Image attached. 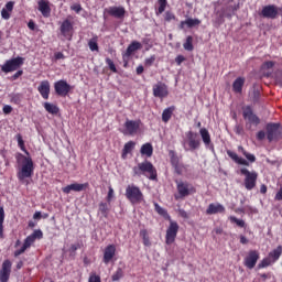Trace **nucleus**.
Masks as SVG:
<instances>
[{"label":"nucleus","mask_w":282,"mask_h":282,"mask_svg":"<svg viewBox=\"0 0 282 282\" xmlns=\"http://www.w3.org/2000/svg\"><path fill=\"white\" fill-rule=\"evenodd\" d=\"M15 160L18 164H22L20 171L21 177H32V173H34V162L21 153L15 154Z\"/></svg>","instance_id":"obj_1"},{"label":"nucleus","mask_w":282,"mask_h":282,"mask_svg":"<svg viewBox=\"0 0 282 282\" xmlns=\"http://www.w3.org/2000/svg\"><path fill=\"white\" fill-rule=\"evenodd\" d=\"M242 118L246 120L247 131H252V124L253 127H259V124H261V119L254 113L250 106L242 108Z\"/></svg>","instance_id":"obj_2"},{"label":"nucleus","mask_w":282,"mask_h":282,"mask_svg":"<svg viewBox=\"0 0 282 282\" xmlns=\"http://www.w3.org/2000/svg\"><path fill=\"white\" fill-rule=\"evenodd\" d=\"M126 197L131 202V204H141V202H144L142 191L134 185H128L126 188Z\"/></svg>","instance_id":"obj_3"},{"label":"nucleus","mask_w":282,"mask_h":282,"mask_svg":"<svg viewBox=\"0 0 282 282\" xmlns=\"http://www.w3.org/2000/svg\"><path fill=\"white\" fill-rule=\"evenodd\" d=\"M265 129H267V140H269V142H272L274 140H279V138H282L281 123H274V122L267 123Z\"/></svg>","instance_id":"obj_4"},{"label":"nucleus","mask_w":282,"mask_h":282,"mask_svg":"<svg viewBox=\"0 0 282 282\" xmlns=\"http://www.w3.org/2000/svg\"><path fill=\"white\" fill-rule=\"evenodd\" d=\"M23 65V57H14L11 59H8L2 66H1V72L4 74H10L11 72H17L19 67Z\"/></svg>","instance_id":"obj_5"},{"label":"nucleus","mask_w":282,"mask_h":282,"mask_svg":"<svg viewBox=\"0 0 282 282\" xmlns=\"http://www.w3.org/2000/svg\"><path fill=\"white\" fill-rule=\"evenodd\" d=\"M178 231H180V225H177V221H174L173 219H171L170 226L165 235V243L167 246H171V243H175V239L177 238Z\"/></svg>","instance_id":"obj_6"},{"label":"nucleus","mask_w":282,"mask_h":282,"mask_svg":"<svg viewBox=\"0 0 282 282\" xmlns=\"http://www.w3.org/2000/svg\"><path fill=\"white\" fill-rule=\"evenodd\" d=\"M177 195H175V199H184V197H188V195H193L195 193V187L186 182L177 183Z\"/></svg>","instance_id":"obj_7"},{"label":"nucleus","mask_w":282,"mask_h":282,"mask_svg":"<svg viewBox=\"0 0 282 282\" xmlns=\"http://www.w3.org/2000/svg\"><path fill=\"white\" fill-rule=\"evenodd\" d=\"M170 160L176 175H184V173L188 171L186 165L180 162V158L177 156V154H175V151L173 150L170 151Z\"/></svg>","instance_id":"obj_8"},{"label":"nucleus","mask_w":282,"mask_h":282,"mask_svg":"<svg viewBox=\"0 0 282 282\" xmlns=\"http://www.w3.org/2000/svg\"><path fill=\"white\" fill-rule=\"evenodd\" d=\"M54 90L57 96L65 98L69 91H72V85H69L65 79H59L54 83Z\"/></svg>","instance_id":"obj_9"},{"label":"nucleus","mask_w":282,"mask_h":282,"mask_svg":"<svg viewBox=\"0 0 282 282\" xmlns=\"http://www.w3.org/2000/svg\"><path fill=\"white\" fill-rule=\"evenodd\" d=\"M186 138H187V147H184L185 151H197V149H199V147H202V141H199V139H197V133L193 132V131H188L186 133Z\"/></svg>","instance_id":"obj_10"},{"label":"nucleus","mask_w":282,"mask_h":282,"mask_svg":"<svg viewBox=\"0 0 282 282\" xmlns=\"http://www.w3.org/2000/svg\"><path fill=\"white\" fill-rule=\"evenodd\" d=\"M59 32L62 36H64L65 39H68V41H72L74 24L72 23V21H69V19H66L62 22L59 26Z\"/></svg>","instance_id":"obj_11"},{"label":"nucleus","mask_w":282,"mask_h":282,"mask_svg":"<svg viewBox=\"0 0 282 282\" xmlns=\"http://www.w3.org/2000/svg\"><path fill=\"white\" fill-rule=\"evenodd\" d=\"M154 98H166L169 96V86L166 84L159 82L152 88Z\"/></svg>","instance_id":"obj_12"},{"label":"nucleus","mask_w":282,"mask_h":282,"mask_svg":"<svg viewBox=\"0 0 282 282\" xmlns=\"http://www.w3.org/2000/svg\"><path fill=\"white\" fill-rule=\"evenodd\" d=\"M104 14H108L109 17H113L115 19H124L127 10L124 9V7H109L104 10Z\"/></svg>","instance_id":"obj_13"},{"label":"nucleus","mask_w":282,"mask_h":282,"mask_svg":"<svg viewBox=\"0 0 282 282\" xmlns=\"http://www.w3.org/2000/svg\"><path fill=\"white\" fill-rule=\"evenodd\" d=\"M138 169L141 173H148L149 177H158V171L155 170V166H153L152 162L145 161L139 163Z\"/></svg>","instance_id":"obj_14"},{"label":"nucleus","mask_w":282,"mask_h":282,"mask_svg":"<svg viewBox=\"0 0 282 282\" xmlns=\"http://www.w3.org/2000/svg\"><path fill=\"white\" fill-rule=\"evenodd\" d=\"M12 272V262L10 260H4L2 268L0 270V282L10 281V274Z\"/></svg>","instance_id":"obj_15"},{"label":"nucleus","mask_w":282,"mask_h":282,"mask_svg":"<svg viewBox=\"0 0 282 282\" xmlns=\"http://www.w3.org/2000/svg\"><path fill=\"white\" fill-rule=\"evenodd\" d=\"M140 124H142V121L140 120H127L124 122V129H126V133H128V135H135V133H138V131H140Z\"/></svg>","instance_id":"obj_16"},{"label":"nucleus","mask_w":282,"mask_h":282,"mask_svg":"<svg viewBox=\"0 0 282 282\" xmlns=\"http://www.w3.org/2000/svg\"><path fill=\"white\" fill-rule=\"evenodd\" d=\"M257 261H259V251L250 250L245 258V267L252 270L257 265Z\"/></svg>","instance_id":"obj_17"},{"label":"nucleus","mask_w":282,"mask_h":282,"mask_svg":"<svg viewBox=\"0 0 282 282\" xmlns=\"http://www.w3.org/2000/svg\"><path fill=\"white\" fill-rule=\"evenodd\" d=\"M261 14L264 19H276L279 17V8L274 4H269L262 8Z\"/></svg>","instance_id":"obj_18"},{"label":"nucleus","mask_w":282,"mask_h":282,"mask_svg":"<svg viewBox=\"0 0 282 282\" xmlns=\"http://www.w3.org/2000/svg\"><path fill=\"white\" fill-rule=\"evenodd\" d=\"M87 186H89V184L87 183H73V184H69L65 187L62 188L63 193H65V195H69V193L72 191H74L75 193H80L83 191H87Z\"/></svg>","instance_id":"obj_19"},{"label":"nucleus","mask_w":282,"mask_h":282,"mask_svg":"<svg viewBox=\"0 0 282 282\" xmlns=\"http://www.w3.org/2000/svg\"><path fill=\"white\" fill-rule=\"evenodd\" d=\"M138 50H142V43L138 41L131 42L127 47V51L122 54V59L127 61L129 57L133 55L134 52H138Z\"/></svg>","instance_id":"obj_20"},{"label":"nucleus","mask_w":282,"mask_h":282,"mask_svg":"<svg viewBox=\"0 0 282 282\" xmlns=\"http://www.w3.org/2000/svg\"><path fill=\"white\" fill-rule=\"evenodd\" d=\"M115 257H116V246L115 245L107 246L104 250V259H102L104 263L106 265H109V263H111Z\"/></svg>","instance_id":"obj_21"},{"label":"nucleus","mask_w":282,"mask_h":282,"mask_svg":"<svg viewBox=\"0 0 282 282\" xmlns=\"http://www.w3.org/2000/svg\"><path fill=\"white\" fill-rule=\"evenodd\" d=\"M37 91L44 100H50V91H51L50 80L47 79L42 80L37 87Z\"/></svg>","instance_id":"obj_22"},{"label":"nucleus","mask_w":282,"mask_h":282,"mask_svg":"<svg viewBox=\"0 0 282 282\" xmlns=\"http://www.w3.org/2000/svg\"><path fill=\"white\" fill-rule=\"evenodd\" d=\"M39 10L45 19H50V15L52 14V8H50V1L47 0H40L37 2Z\"/></svg>","instance_id":"obj_23"},{"label":"nucleus","mask_w":282,"mask_h":282,"mask_svg":"<svg viewBox=\"0 0 282 282\" xmlns=\"http://www.w3.org/2000/svg\"><path fill=\"white\" fill-rule=\"evenodd\" d=\"M218 213H226V207L219 203H212L206 209V215H217Z\"/></svg>","instance_id":"obj_24"},{"label":"nucleus","mask_w":282,"mask_h":282,"mask_svg":"<svg viewBox=\"0 0 282 282\" xmlns=\"http://www.w3.org/2000/svg\"><path fill=\"white\" fill-rule=\"evenodd\" d=\"M197 25H202V20L199 19H192V18H187L185 21H181L180 23V30H184V28H197Z\"/></svg>","instance_id":"obj_25"},{"label":"nucleus","mask_w":282,"mask_h":282,"mask_svg":"<svg viewBox=\"0 0 282 282\" xmlns=\"http://www.w3.org/2000/svg\"><path fill=\"white\" fill-rule=\"evenodd\" d=\"M243 85H246V78L245 77H238L232 83V91L235 94H241L243 91Z\"/></svg>","instance_id":"obj_26"},{"label":"nucleus","mask_w":282,"mask_h":282,"mask_svg":"<svg viewBox=\"0 0 282 282\" xmlns=\"http://www.w3.org/2000/svg\"><path fill=\"white\" fill-rule=\"evenodd\" d=\"M199 133L205 147H210V144H213V141L210 139V132H208V129L202 128L199 130Z\"/></svg>","instance_id":"obj_27"},{"label":"nucleus","mask_w":282,"mask_h":282,"mask_svg":"<svg viewBox=\"0 0 282 282\" xmlns=\"http://www.w3.org/2000/svg\"><path fill=\"white\" fill-rule=\"evenodd\" d=\"M175 111V106L167 107L162 112V121L169 122L173 118V112Z\"/></svg>","instance_id":"obj_28"},{"label":"nucleus","mask_w":282,"mask_h":282,"mask_svg":"<svg viewBox=\"0 0 282 282\" xmlns=\"http://www.w3.org/2000/svg\"><path fill=\"white\" fill-rule=\"evenodd\" d=\"M43 107H44L45 111H47V113H52V116H56L58 113V111H61L58 106L47 102V101L43 104Z\"/></svg>","instance_id":"obj_29"},{"label":"nucleus","mask_w":282,"mask_h":282,"mask_svg":"<svg viewBox=\"0 0 282 282\" xmlns=\"http://www.w3.org/2000/svg\"><path fill=\"white\" fill-rule=\"evenodd\" d=\"M141 155H147V158H151L153 155V145L151 143H145L141 147L140 150Z\"/></svg>","instance_id":"obj_30"},{"label":"nucleus","mask_w":282,"mask_h":282,"mask_svg":"<svg viewBox=\"0 0 282 282\" xmlns=\"http://www.w3.org/2000/svg\"><path fill=\"white\" fill-rule=\"evenodd\" d=\"M133 149H135V142L133 141H129L124 144L123 150H122V158H127V155H129V153H131V151H133Z\"/></svg>","instance_id":"obj_31"},{"label":"nucleus","mask_w":282,"mask_h":282,"mask_svg":"<svg viewBox=\"0 0 282 282\" xmlns=\"http://www.w3.org/2000/svg\"><path fill=\"white\" fill-rule=\"evenodd\" d=\"M154 208L158 212L161 217H164V219H167V221H171V215H169V212L166 209L162 208L158 203H154Z\"/></svg>","instance_id":"obj_32"},{"label":"nucleus","mask_w":282,"mask_h":282,"mask_svg":"<svg viewBox=\"0 0 282 282\" xmlns=\"http://www.w3.org/2000/svg\"><path fill=\"white\" fill-rule=\"evenodd\" d=\"M282 254V247L278 246L275 249H273L270 253L269 257L270 259H272L273 261H279V259L281 258Z\"/></svg>","instance_id":"obj_33"},{"label":"nucleus","mask_w":282,"mask_h":282,"mask_svg":"<svg viewBox=\"0 0 282 282\" xmlns=\"http://www.w3.org/2000/svg\"><path fill=\"white\" fill-rule=\"evenodd\" d=\"M184 50H186V52H193L195 50V46H193V35H188L186 37V41L183 44Z\"/></svg>","instance_id":"obj_34"},{"label":"nucleus","mask_w":282,"mask_h":282,"mask_svg":"<svg viewBox=\"0 0 282 282\" xmlns=\"http://www.w3.org/2000/svg\"><path fill=\"white\" fill-rule=\"evenodd\" d=\"M88 47H89L90 52H98L99 47H98L97 35L88 41Z\"/></svg>","instance_id":"obj_35"},{"label":"nucleus","mask_w":282,"mask_h":282,"mask_svg":"<svg viewBox=\"0 0 282 282\" xmlns=\"http://www.w3.org/2000/svg\"><path fill=\"white\" fill-rule=\"evenodd\" d=\"M257 185V178L254 177H247L245 180V186L247 188V191H252L253 186Z\"/></svg>","instance_id":"obj_36"},{"label":"nucleus","mask_w":282,"mask_h":282,"mask_svg":"<svg viewBox=\"0 0 282 282\" xmlns=\"http://www.w3.org/2000/svg\"><path fill=\"white\" fill-rule=\"evenodd\" d=\"M238 149H239V151H241L242 155H245V158H247V160H248L249 162H257V156H254V154L248 153V152L243 149V147H239Z\"/></svg>","instance_id":"obj_37"},{"label":"nucleus","mask_w":282,"mask_h":282,"mask_svg":"<svg viewBox=\"0 0 282 282\" xmlns=\"http://www.w3.org/2000/svg\"><path fill=\"white\" fill-rule=\"evenodd\" d=\"M159 8L156 14H163L164 10H166V6H169V1L166 0H158Z\"/></svg>","instance_id":"obj_38"},{"label":"nucleus","mask_w":282,"mask_h":282,"mask_svg":"<svg viewBox=\"0 0 282 282\" xmlns=\"http://www.w3.org/2000/svg\"><path fill=\"white\" fill-rule=\"evenodd\" d=\"M99 213L104 216L107 217L109 215V204L107 203H100L99 204Z\"/></svg>","instance_id":"obj_39"},{"label":"nucleus","mask_w":282,"mask_h":282,"mask_svg":"<svg viewBox=\"0 0 282 282\" xmlns=\"http://www.w3.org/2000/svg\"><path fill=\"white\" fill-rule=\"evenodd\" d=\"M122 276H124V271L122 270V268H118L117 271L112 274L111 279L113 282H116L120 281Z\"/></svg>","instance_id":"obj_40"},{"label":"nucleus","mask_w":282,"mask_h":282,"mask_svg":"<svg viewBox=\"0 0 282 282\" xmlns=\"http://www.w3.org/2000/svg\"><path fill=\"white\" fill-rule=\"evenodd\" d=\"M18 145L21 151L28 154V150L25 149V141H23V137L21 134H17Z\"/></svg>","instance_id":"obj_41"},{"label":"nucleus","mask_w":282,"mask_h":282,"mask_svg":"<svg viewBox=\"0 0 282 282\" xmlns=\"http://www.w3.org/2000/svg\"><path fill=\"white\" fill-rule=\"evenodd\" d=\"M106 64L108 65L110 72H112L113 74H118V68H116V64L113 63V61L111 58L107 57Z\"/></svg>","instance_id":"obj_42"},{"label":"nucleus","mask_w":282,"mask_h":282,"mask_svg":"<svg viewBox=\"0 0 282 282\" xmlns=\"http://www.w3.org/2000/svg\"><path fill=\"white\" fill-rule=\"evenodd\" d=\"M22 99H23V96L21 94L11 95V102H14V105H21Z\"/></svg>","instance_id":"obj_43"},{"label":"nucleus","mask_w":282,"mask_h":282,"mask_svg":"<svg viewBox=\"0 0 282 282\" xmlns=\"http://www.w3.org/2000/svg\"><path fill=\"white\" fill-rule=\"evenodd\" d=\"M230 221H232L234 224H236L237 226H239V228H243L246 226V221L238 219L235 216L229 217Z\"/></svg>","instance_id":"obj_44"},{"label":"nucleus","mask_w":282,"mask_h":282,"mask_svg":"<svg viewBox=\"0 0 282 282\" xmlns=\"http://www.w3.org/2000/svg\"><path fill=\"white\" fill-rule=\"evenodd\" d=\"M274 62L273 61H268L264 62L261 66V69H272V67H274Z\"/></svg>","instance_id":"obj_45"},{"label":"nucleus","mask_w":282,"mask_h":282,"mask_svg":"<svg viewBox=\"0 0 282 282\" xmlns=\"http://www.w3.org/2000/svg\"><path fill=\"white\" fill-rule=\"evenodd\" d=\"M141 235L143 237V245L144 246H151V241L149 240V236L147 235V230H142Z\"/></svg>","instance_id":"obj_46"},{"label":"nucleus","mask_w":282,"mask_h":282,"mask_svg":"<svg viewBox=\"0 0 282 282\" xmlns=\"http://www.w3.org/2000/svg\"><path fill=\"white\" fill-rule=\"evenodd\" d=\"M165 21L170 23V21H175V13L171 11L165 12Z\"/></svg>","instance_id":"obj_47"},{"label":"nucleus","mask_w":282,"mask_h":282,"mask_svg":"<svg viewBox=\"0 0 282 282\" xmlns=\"http://www.w3.org/2000/svg\"><path fill=\"white\" fill-rule=\"evenodd\" d=\"M241 175H245V177H257V173H250L248 169H241Z\"/></svg>","instance_id":"obj_48"},{"label":"nucleus","mask_w":282,"mask_h":282,"mask_svg":"<svg viewBox=\"0 0 282 282\" xmlns=\"http://www.w3.org/2000/svg\"><path fill=\"white\" fill-rule=\"evenodd\" d=\"M155 63V55H152L151 57L145 58L144 65L147 67H151Z\"/></svg>","instance_id":"obj_49"},{"label":"nucleus","mask_w":282,"mask_h":282,"mask_svg":"<svg viewBox=\"0 0 282 282\" xmlns=\"http://www.w3.org/2000/svg\"><path fill=\"white\" fill-rule=\"evenodd\" d=\"M70 10L79 14L83 11V6H80V3H75L70 6Z\"/></svg>","instance_id":"obj_50"},{"label":"nucleus","mask_w":282,"mask_h":282,"mask_svg":"<svg viewBox=\"0 0 282 282\" xmlns=\"http://www.w3.org/2000/svg\"><path fill=\"white\" fill-rule=\"evenodd\" d=\"M234 131L237 135H243V126L241 124H236L234 128Z\"/></svg>","instance_id":"obj_51"},{"label":"nucleus","mask_w":282,"mask_h":282,"mask_svg":"<svg viewBox=\"0 0 282 282\" xmlns=\"http://www.w3.org/2000/svg\"><path fill=\"white\" fill-rule=\"evenodd\" d=\"M227 155L229 158H231L234 160V162H236V163L239 161V155L237 154V152H232V151L228 150Z\"/></svg>","instance_id":"obj_52"},{"label":"nucleus","mask_w":282,"mask_h":282,"mask_svg":"<svg viewBox=\"0 0 282 282\" xmlns=\"http://www.w3.org/2000/svg\"><path fill=\"white\" fill-rule=\"evenodd\" d=\"M34 241H36V240L34 239V237L29 236V237L25 238L24 245H25L28 248H30V246H32Z\"/></svg>","instance_id":"obj_53"},{"label":"nucleus","mask_w":282,"mask_h":282,"mask_svg":"<svg viewBox=\"0 0 282 282\" xmlns=\"http://www.w3.org/2000/svg\"><path fill=\"white\" fill-rule=\"evenodd\" d=\"M33 237V239H43V231L41 230H35L33 231V234L31 235Z\"/></svg>","instance_id":"obj_54"},{"label":"nucleus","mask_w":282,"mask_h":282,"mask_svg":"<svg viewBox=\"0 0 282 282\" xmlns=\"http://www.w3.org/2000/svg\"><path fill=\"white\" fill-rule=\"evenodd\" d=\"M1 17L4 19V21H8L10 19V11H8V9H2Z\"/></svg>","instance_id":"obj_55"},{"label":"nucleus","mask_w":282,"mask_h":282,"mask_svg":"<svg viewBox=\"0 0 282 282\" xmlns=\"http://www.w3.org/2000/svg\"><path fill=\"white\" fill-rule=\"evenodd\" d=\"M26 249L28 247L23 243V246L14 252V257H21V254H23V252H25Z\"/></svg>","instance_id":"obj_56"},{"label":"nucleus","mask_w":282,"mask_h":282,"mask_svg":"<svg viewBox=\"0 0 282 282\" xmlns=\"http://www.w3.org/2000/svg\"><path fill=\"white\" fill-rule=\"evenodd\" d=\"M184 61H186V57H184V55H177L175 57L176 65H182L184 63Z\"/></svg>","instance_id":"obj_57"},{"label":"nucleus","mask_w":282,"mask_h":282,"mask_svg":"<svg viewBox=\"0 0 282 282\" xmlns=\"http://www.w3.org/2000/svg\"><path fill=\"white\" fill-rule=\"evenodd\" d=\"M4 10H7L8 12H12L14 10V2L13 1L7 2Z\"/></svg>","instance_id":"obj_58"},{"label":"nucleus","mask_w":282,"mask_h":282,"mask_svg":"<svg viewBox=\"0 0 282 282\" xmlns=\"http://www.w3.org/2000/svg\"><path fill=\"white\" fill-rule=\"evenodd\" d=\"M2 111L6 116L10 115V112L12 111V106L10 105L3 106Z\"/></svg>","instance_id":"obj_59"},{"label":"nucleus","mask_w":282,"mask_h":282,"mask_svg":"<svg viewBox=\"0 0 282 282\" xmlns=\"http://www.w3.org/2000/svg\"><path fill=\"white\" fill-rule=\"evenodd\" d=\"M79 248H80L79 242H77V243H75V245H72L70 248H69V252H70L72 254H74V252H76V250H79Z\"/></svg>","instance_id":"obj_60"},{"label":"nucleus","mask_w":282,"mask_h":282,"mask_svg":"<svg viewBox=\"0 0 282 282\" xmlns=\"http://www.w3.org/2000/svg\"><path fill=\"white\" fill-rule=\"evenodd\" d=\"M275 202H282V186L274 196Z\"/></svg>","instance_id":"obj_61"},{"label":"nucleus","mask_w":282,"mask_h":282,"mask_svg":"<svg viewBox=\"0 0 282 282\" xmlns=\"http://www.w3.org/2000/svg\"><path fill=\"white\" fill-rule=\"evenodd\" d=\"M178 215L180 217H182L183 219H188V213H186V210L180 208L178 209Z\"/></svg>","instance_id":"obj_62"},{"label":"nucleus","mask_w":282,"mask_h":282,"mask_svg":"<svg viewBox=\"0 0 282 282\" xmlns=\"http://www.w3.org/2000/svg\"><path fill=\"white\" fill-rule=\"evenodd\" d=\"M257 140H259V141L265 140V131L260 130V131L257 133Z\"/></svg>","instance_id":"obj_63"},{"label":"nucleus","mask_w":282,"mask_h":282,"mask_svg":"<svg viewBox=\"0 0 282 282\" xmlns=\"http://www.w3.org/2000/svg\"><path fill=\"white\" fill-rule=\"evenodd\" d=\"M88 282H100V278L96 274L89 276Z\"/></svg>","instance_id":"obj_64"}]
</instances>
